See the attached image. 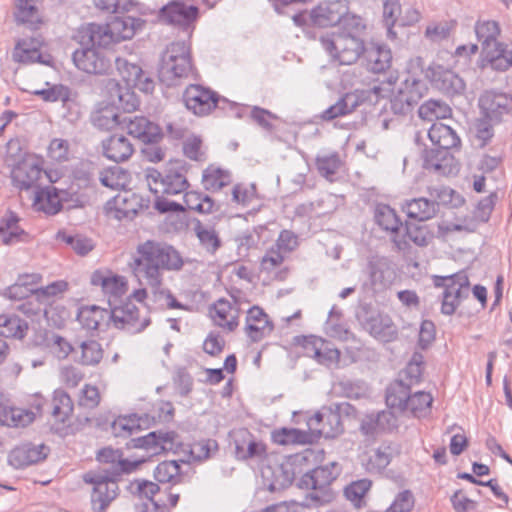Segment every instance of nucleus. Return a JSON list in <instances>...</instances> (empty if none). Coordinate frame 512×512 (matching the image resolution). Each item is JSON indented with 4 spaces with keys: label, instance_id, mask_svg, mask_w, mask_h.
I'll list each match as a JSON object with an SVG mask.
<instances>
[{
    "label": "nucleus",
    "instance_id": "obj_1",
    "mask_svg": "<svg viewBox=\"0 0 512 512\" xmlns=\"http://www.w3.org/2000/svg\"><path fill=\"white\" fill-rule=\"evenodd\" d=\"M183 259L171 245L155 240H146L137 245L129 268L139 280H144L150 287L154 301L169 309H182L170 290L163 288L164 271L180 270Z\"/></svg>",
    "mask_w": 512,
    "mask_h": 512
},
{
    "label": "nucleus",
    "instance_id": "obj_2",
    "mask_svg": "<svg viewBox=\"0 0 512 512\" xmlns=\"http://www.w3.org/2000/svg\"><path fill=\"white\" fill-rule=\"evenodd\" d=\"M474 31L481 45V68L505 71L512 66V51L499 41L501 29L497 21L479 19L475 23Z\"/></svg>",
    "mask_w": 512,
    "mask_h": 512
},
{
    "label": "nucleus",
    "instance_id": "obj_3",
    "mask_svg": "<svg viewBox=\"0 0 512 512\" xmlns=\"http://www.w3.org/2000/svg\"><path fill=\"white\" fill-rule=\"evenodd\" d=\"M350 31L327 32L320 36L319 42L331 60L340 65L354 64L365 51L364 41L358 36L354 24Z\"/></svg>",
    "mask_w": 512,
    "mask_h": 512
},
{
    "label": "nucleus",
    "instance_id": "obj_4",
    "mask_svg": "<svg viewBox=\"0 0 512 512\" xmlns=\"http://www.w3.org/2000/svg\"><path fill=\"white\" fill-rule=\"evenodd\" d=\"M182 161L171 162L162 174L156 169L146 170V182L154 195L173 196L184 193L189 184Z\"/></svg>",
    "mask_w": 512,
    "mask_h": 512
},
{
    "label": "nucleus",
    "instance_id": "obj_5",
    "mask_svg": "<svg viewBox=\"0 0 512 512\" xmlns=\"http://www.w3.org/2000/svg\"><path fill=\"white\" fill-rule=\"evenodd\" d=\"M313 455V451L305 450L289 457L282 463L275 462L262 467L261 474L265 485L273 492L288 487L293 482L296 474L302 472L299 467Z\"/></svg>",
    "mask_w": 512,
    "mask_h": 512
},
{
    "label": "nucleus",
    "instance_id": "obj_6",
    "mask_svg": "<svg viewBox=\"0 0 512 512\" xmlns=\"http://www.w3.org/2000/svg\"><path fill=\"white\" fill-rule=\"evenodd\" d=\"M309 17L319 27L335 26L343 21L345 27L354 24L356 30L365 28L360 17L349 14L348 0H324L310 11Z\"/></svg>",
    "mask_w": 512,
    "mask_h": 512
},
{
    "label": "nucleus",
    "instance_id": "obj_7",
    "mask_svg": "<svg viewBox=\"0 0 512 512\" xmlns=\"http://www.w3.org/2000/svg\"><path fill=\"white\" fill-rule=\"evenodd\" d=\"M192 72L190 47L185 42H173L162 55L159 75L169 85L178 78L187 77Z\"/></svg>",
    "mask_w": 512,
    "mask_h": 512
},
{
    "label": "nucleus",
    "instance_id": "obj_8",
    "mask_svg": "<svg viewBox=\"0 0 512 512\" xmlns=\"http://www.w3.org/2000/svg\"><path fill=\"white\" fill-rule=\"evenodd\" d=\"M434 285L444 289L441 311L446 315H452L470 291L469 278L464 271L448 276H435Z\"/></svg>",
    "mask_w": 512,
    "mask_h": 512
},
{
    "label": "nucleus",
    "instance_id": "obj_9",
    "mask_svg": "<svg viewBox=\"0 0 512 512\" xmlns=\"http://www.w3.org/2000/svg\"><path fill=\"white\" fill-rule=\"evenodd\" d=\"M427 86L421 73L407 72L397 92L391 98V110L395 114H406L425 95Z\"/></svg>",
    "mask_w": 512,
    "mask_h": 512
},
{
    "label": "nucleus",
    "instance_id": "obj_10",
    "mask_svg": "<svg viewBox=\"0 0 512 512\" xmlns=\"http://www.w3.org/2000/svg\"><path fill=\"white\" fill-rule=\"evenodd\" d=\"M452 190L446 188L429 189L430 198L419 197L406 200L402 204V210L406 215L418 221H427L434 218L439 211V201H445L447 196H451Z\"/></svg>",
    "mask_w": 512,
    "mask_h": 512
},
{
    "label": "nucleus",
    "instance_id": "obj_11",
    "mask_svg": "<svg viewBox=\"0 0 512 512\" xmlns=\"http://www.w3.org/2000/svg\"><path fill=\"white\" fill-rule=\"evenodd\" d=\"M149 207V200L131 191H123L108 200L104 206L105 215L110 219H133L140 211Z\"/></svg>",
    "mask_w": 512,
    "mask_h": 512
},
{
    "label": "nucleus",
    "instance_id": "obj_12",
    "mask_svg": "<svg viewBox=\"0 0 512 512\" xmlns=\"http://www.w3.org/2000/svg\"><path fill=\"white\" fill-rule=\"evenodd\" d=\"M133 447L143 448L150 455H156L161 452H172L179 454L183 448L180 437L173 431L168 432H150L145 436L132 439Z\"/></svg>",
    "mask_w": 512,
    "mask_h": 512
},
{
    "label": "nucleus",
    "instance_id": "obj_13",
    "mask_svg": "<svg viewBox=\"0 0 512 512\" xmlns=\"http://www.w3.org/2000/svg\"><path fill=\"white\" fill-rule=\"evenodd\" d=\"M84 481L94 486L91 495L93 511L105 512L106 508L117 496L118 484L107 476L93 472L86 473Z\"/></svg>",
    "mask_w": 512,
    "mask_h": 512
},
{
    "label": "nucleus",
    "instance_id": "obj_14",
    "mask_svg": "<svg viewBox=\"0 0 512 512\" xmlns=\"http://www.w3.org/2000/svg\"><path fill=\"white\" fill-rule=\"evenodd\" d=\"M241 303L232 297L220 298L209 308V315L213 324L225 332H233L239 326Z\"/></svg>",
    "mask_w": 512,
    "mask_h": 512
},
{
    "label": "nucleus",
    "instance_id": "obj_15",
    "mask_svg": "<svg viewBox=\"0 0 512 512\" xmlns=\"http://www.w3.org/2000/svg\"><path fill=\"white\" fill-rule=\"evenodd\" d=\"M479 107L484 116L493 122H500L505 116L512 115V95L488 90L479 98Z\"/></svg>",
    "mask_w": 512,
    "mask_h": 512
},
{
    "label": "nucleus",
    "instance_id": "obj_16",
    "mask_svg": "<svg viewBox=\"0 0 512 512\" xmlns=\"http://www.w3.org/2000/svg\"><path fill=\"white\" fill-rule=\"evenodd\" d=\"M44 41L41 36L25 37L17 41L12 58L15 62L22 64L40 63L46 66L53 64L50 54L41 53Z\"/></svg>",
    "mask_w": 512,
    "mask_h": 512
},
{
    "label": "nucleus",
    "instance_id": "obj_17",
    "mask_svg": "<svg viewBox=\"0 0 512 512\" xmlns=\"http://www.w3.org/2000/svg\"><path fill=\"white\" fill-rule=\"evenodd\" d=\"M111 323L130 334L142 332L149 324L147 316H140L138 308L131 302L111 309Z\"/></svg>",
    "mask_w": 512,
    "mask_h": 512
},
{
    "label": "nucleus",
    "instance_id": "obj_18",
    "mask_svg": "<svg viewBox=\"0 0 512 512\" xmlns=\"http://www.w3.org/2000/svg\"><path fill=\"white\" fill-rule=\"evenodd\" d=\"M186 108L197 116L209 114L218 103L217 94L199 84L189 85L183 93Z\"/></svg>",
    "mask_w": 512,
    "mask_h": 512
},
{
    "label": "nucleus",
    "instance_id": "obj_19",
    "mask_svg": "<svg viewBox=\"0 0 512 512\" xmlns=\"http://www.w3.org/2000/svg\"><path fill=\"white\" fill-rule=\"evenodd\" d=\"M366 274L374 292L387 289L395 280L396 272L392 262L386 257H372L368 261Z\"/></svg>",
    "mask_w": 512,
    "mask_h": 512
},
{
    "label": "nucleus",
    "instance_id": "obj_20",
    "mask_svg": "<svg viewBox=\"0 0 512 512\" xmlns=\"http://www.w3.org/2000/svg\"><path fill=\"white\" fill-rule=\"evenodd\" d=\"M302 347L305 356L315 359L319 364L332 367L339 363L340 351L321 337L314 335L304 337Z\"/></svg>",
    "mask_w": 512,
    "mask_h": 512
},
{
    "label": "nucleus",
    "instance_id": "obj_21",
    "mask_svg": "<svg viewBox=\"0 0 512 512\" xmlns=\"http://www.w3.org/2000/svg\"><path fill=\"white\" fill-rule=\"evenodd\" d=\"M76 67L89 74H104L110 67V59L104 52L92 47H83L73 53Z\"/></svg>",
    "mask_w": 512,
    "mask_h": 512
},
{
    "label": "nucleus",
    "instance_id": "obj_22",
    "mask_svg": "<svg viewBox=\"0 0 512 512\" xmlns=\"http://www.w3.org/2000/svg\"><path fill=\"white\" fill-rule=\"evenodd\" d=\"M309 430L325 438H334L343 431L341 415L331 409H324L317 412L307 421Z\"/></svg>",
    "mask_w": 512,
    "mask_h": 512
},
{
    "label": "nucleus",
    "instance_id": "obj_23",
    "mask_svg": "<svg viewBox=\"0 0 512 512\" xmlns=\"http://www.w3.org/2000/svg\"><path fill=\"white\" fill-rule=\"evenodd\" d=\"M274 330V324L268 314L259 307L248 309L245 318L244 332L252 342H259L268 337Z\"/></svg>",
    "mask_w": 512,
    "mask_h": 512
},
{
    "label": "nucleus",
    "instance_id": "obj_24",
    "mask_svg": "<svg viewBox=\"0 0 512 512\" xmlns=\"http://www.w3.org/2000/svg\"><path fill=\"white\" fill-rule=\"evenodd\" d=\"M42 172L43 169L37 159L25 157L11 170L12 184L21 190H28L37 183Z\"/></svg>",
    "mask_w": 512,
    "mask_h": 512
},
{
    "label": "nucleus",
    "instance_id": "obj_25",
    "mask_svg": "<svg viewBox=\"0 0 512 512\" xmlns=\"http://www.w3.org/2000/svg\"><path fill=\"white\" fill-rule=\"evenodd\" d=\"M91 284L101 288L104 295L117 300L128 291V281L125 276L113 273L110 270H97L91 275Z\"/></svg>",
    "mask_w": 512,
    "mask_h": 512
},
{
    "label": "nucleus",
    "instance_id": "obj_26",
    "mask_svg": "<svg viewBox=\"0 0 512 512\" xmlns=\"http://www.w3.org/2000/svg\"><path fill=\"white\" fill-rule=\"evenodd\" d=\"M115 64L119 75L130 90L132 88H137L145 93L153 91V80L143 72L140 66L130 63L126 59L120 57L116 58Z\"/></svg>",
    "mask_w": 512,
    "mask_h": 512
},
{
    "label": "nucleus",
    "instance_id": "obj_27",
    "mask_svg": "<svg viewBox=\"0 0 512 512\" xmlns=\"http://www.w3.org/2000/svg\"><path fill=\"white\" fill-rule=\"evenodd\" d=\"M374 218L376 224L389 234L391 241L397 249L405 247V241L400 239V230L403 226L395 210L385 204H379L375 208Z\"/></svg>",
    "mask_w": 512,
    "mask_h": 512
},
{
    "label": "nucleus",
    "instance_id": "obj_28",
    "mask_svg": "<svg viewBox=\"0 0 512 512\" xmlns=\"http://www.w3.org/2000/svg\"><path fill=\"white\" fill-rule=\"evenodd\" d=\"M122 125L129 135L143 143H155L162 137L159 126L144 116L125 117Z\"/></svg>",
    "mask_w": 512,
    "mask_h": 512
},
{
    "label": "nucleus",
    "instance_id": "obj_29",
    "mask_svg": "<svg viewBox=\"0 0 512 512\" xmlns=\"http://www.w3.org/2000/svg\"><path fill=\"white\" fill-rule=\"evenodd\" d=\"M450 149L433 148L424 154V168L440 175H452L458 171V165Z\"/></svg>",
    "mask_w": 512,
    "mask_h": 512
},
{
    "label": "nucleus",
    "instance_id": "obj_30",
    "mask_svg": "<svg viewBox=\"0 0 512 512\" xmlns=\"http://www.w3.org/2000/svg\"><path fill=\"white\" fill-rule=\"evenodd\" d=\"M105 91L108 97V102H105L107 105H113L127 112H132L139 106L135 93L126 85L121 86L115 79L106 81Z\"/></svg>",
    "mask_w": 512,
    "mask_h": 512
},
{
    "label": "nucleus",
    "instance_id": "obj_31",
    "mask_svg": "<svg viewBox=\"0 0 512 512\" xmlns=\"http://www.w3.org/2000/svg\"><path fill=\"white\" fill-rule=\"evenodd\" d=\"M48 451V447L44 444H23L10 452L8 461L16 469L24 468L44 460Z\"/></svg>",
    "mask_w": 512,
    "mask_h": 512
},
{
    "label": "nucleus",
    "instance_id": "obj_32",
    "mask_svg": "<svg viewBox=\"0 0 512 512\" xmlns=\"http://www.w3.org/2000/svg\"><path fill=\"white\" fill-rule=\"evenodd\" d=\"M77 319L88 330H102L111 323V309L97 305L82 306L79 308Z\"/></svg>",
    "mask_w": 512,
    "mask_h": 512
},
{
    "label": "nucleus",
    "instance_id": "obj_33",
    "mask_svg": "<svg viewBox=\"0 0 512 512\" xmlns=\"http://www.w3.org/2000/svg\"><path fill=\"white\" fill-rule=\"evenodd\" d=\"M338 474L337 464L334 462L330 466H320L305 473L300 481V486L306 489L323 490L337 478Z\"/></svg>",
    "mask_w": 512,
    "mask_h": 512
},
{
    "label": "nucleus",
    "instance_id": "obj_34",
    "mask_svg": "<svg viewBox=\"0 0 512 512\" xmlns=\"http://www.w3.org/2000/svg\"><path fill=\"white\" fill-rule=\"evenodd\" d=\"M197 15L196 6L186 5L180 1H173L161 9V18L176 25H188L197 18Z\"/></svg>",
    "mask_w": 512,
    "mask_h": 512
},
{
    "label": "nucleus",
    "instance_id": "obj_35",
    "mask_svg": "<svg viewBox=\"0 0 512 512\" xmlns=\"http://www.w3.org/2000/svg\"><path fill=\"white\" fill-rule=\"evenodd\" d=\"M104 156L116 163L128 160L134 152L132 143L123 135H112L103 140Z\"/></svg>",
    "mask_w": 512,
    "mask_h": 512
},
{
    "label": "nucleus",
    "instance_id": "obj_36",
    "mask_svg": "<svg viewBox=\"0 0 512 512\" xmlns=\"http://www.w3.org/2000/svg\"><path fill=\"white\" fill-rule=\"evenodd\" d=\"M15 20L32 30H37L43 24V15L36 5V0H16Z\"/></svg>",
    "mask_w": 512,
    "mask_h": 512
},
{
    "label": "nucleus",
    "instance_id": "obj_37",
    "mask_svg": "<svg viewBox=\"0 0 512 512\" xmlns=\"http://www.w3.org/2000/svg\"><path fill=\"white\" fill-rule=\"evenodd\" d=\"M81 43L90 44L92 48H106L114 41L108 24L90 23L81 31Z\"/></svg>",
    "mask_w": 512,
    "mask_h": 512
},
{
    "label": "nucleus",
    "instance_id": "obj_38",
    "mask_svg": "<svg viewBox=\"0 0 512 512\" xmlns=\"http://www.w3.org/2000/svg\"><path fill=\"white\" fill-rule=\"evenodd\" d=\"M362 55L365 57L367 68L374 73L384 72L390 67L392 54L387 46L371 44L365 47Z\"/></svg>",
    "mask_w": 512,
    "mask_h": 512
},
{
    "label": "nucleus",
    "instance_id": "obj_39",
    "mask_svg": "<svg viewBox=\"0 0 512 512\" xmlns=\"http://www.w3.org/2000/svg\"><path fill=\"white\" fill-rule=\"evenodd\" d=\"M119 108L107 105L105 102L98 103L91 113L92 124L100 130H111L122 124L117 112Z\"/></svg>",
    "mask_w": 512,
    "mask_h": 512
},
{
    "label": "nucleus",
    "instance_id": "obj_40",
    "mask_svg": "<svg viewBox=\"0 0 512 512\" xmlns=\"http://www.w3.org/2000/svg\"><path fill=\"white\" fill-rule=\"evenodd\" d=\"M433 237V232L426 225L406 223L400 230V239L403 238L406 244L404 248L398 250H407L410 247V243L419 247L427 246Z\"/></svg>",
    "mask_w": 512,
    "mask_h": 512
},
{
    "label": "nucleus",
    "instance_id": "obj_41",
    "mask_svg": "<svg viewBox=\"0 0 512 512\" xmlns=\"http://www.w3.org/2000/svg\"><path fill=\"white\" fill-rule=\"evenodd\" d=\"M232 182L229 170L211 164L202 173V185L205 190L218 192Z\"/></svg>",
    "mask_w": 512,
    "mask_h": 512
},
{
    "label": "nucleus",
    "instance_id": "obj_42",
    "mask_svg": "<svg viewBox=\"0 0 512 512\" xmlns=\"http://www.w3.org/2000/svg\"><path fill=\"white\" fill-rule=\"evenodd\" d=\"M241 438L235 439V453L237 458L247 460L250 458H261L266 447L261 441L254 439L247 431L240 432Z\"/></svg>",
    "mask_w": 512,
    "mask_h": 512
},
{
    "label": "nucleus",
    "instance_id": "obj_43",
    "mask_svg": "<svg viewBox=\"0 0 512 512\" xmlns=\"http://www.w3.org/2000/svg\"><path fill=\"white\" fill-rule=\"evenodd\" d=\"M33 207L47 215H55L62 209V198L55 187H47L35 194Z\"/></svg>",
    "mask_w": 512,
    "mask_h": 512
},
{
    "label": "nucleus",
    "instance_id": "obj_44",
    "mask_svg": "<svg viewBox=\"0 0 512 512\" xmlns=\"http://www.w3.org/2000/svg\"><path fill=\"white\" fill-rule=\"evenodd\" d=\"M363 101V96L358 91L346 93L334 105L326 109L322 118L332 120L339 116H344L354 111Z\"/></svg>",
    "mask_w": 512,
    "mask_h": 512
},
{
    "label": "nucleus",
    "instance_id": "obj_45",
    "mask_svg": "<svg viewBox=\"0 0 512 512\" xmlns=\"http://www.w3.org/2000/svg\"><path fill=\"white\" fill-rule=\"evenodd\" d=\"M428 137L437 148L451 149L460 143L456 132L448 125L441 122L432 124L428 131Z\"/></svg>",
    "mask_w": 512,
    "mask_h": 512
},
{
    "label": "nucleus",
    "instance_id": "obj_46",
    "mask_svg": "<svg viewBox=\"0 0 512 512\" xmlns=\"http://www.w3.org/2000/svg\"><path fill=\"white\" fill-rule=\"evenodd\" d=\"M393 450L389 445H381L367 452L364 462L365 469L369 473H381L391 462Z\"/></svg>",
    "mask_w": 512,
    "mask_h": 512
},
{
    "label": "nucleus",
    "instance_id": "obj_47",
    "mask_svg": "<svg viewBox=\"0 0 512 512\" xmlns=\"http://www.w3.org/2000/svg\"><path fill=\"white\" fill-rule=\"evenodd\" d=\"M370 334L382 342H391L397 338L398 332L396 326L388 316L378 315L370 319Z\"/></svg>",
    "mask_w": 512,
    "mask_h": 512
},
{
    "label": "nucleus",
    "instance_id": "obj_48",
    "mask_svg": "<svg viewBox=\"0 0 512 512\" xmlns=\"http://www.w3.org/2000/svg\"><path fill=\"white\" fill-rule=\"evenodd\" d=\"M410 388L402 381L391 383L386 391V403L388 407L405 412L410 399Z\"/></svg>",
    "mask_w": 512,
    "mask_h": 512
},
{
    "label": "nucleus",
    "instance_id": "obj_49",
    "mask_svg": "<svg viewBox=\"0 0 512 512\" xmlns=\"http://www.w3.org/2000/svg\"><path fill=\"white\" fill-rule=\"evenodd\" d=\"M342 160L337 152L317 155L315 165L318 173L329 182L335 181V175L342 167Z\"/></svg>",
    "mask_w": 512,
    "mask_h": 512
},
{
    "label": "nucleus",
    "instance_id": "obj_50",
    "mask_svg": "<svg viewBox=\"0 0 512 512\" xmlns=\"http://www.w3.org/2000/svg\"><path fill=\"white\" fill-rule=\"evenodd\" d=\"M182 204L184 210L188 209L202 214L212 213L215 209L214 200L210 196L197 191H185Z\"/></svg>",
    "mask_w": 512,
    "mask_h": 512
},
{
    "label": "nucleus",
    "instance_id": "obj_51",
    "mask_svg": "<svg viewBox=\"0 0 512 512\" xmlns=\"http://www.w3.org/2000/svg\"><path fill=\"white\" fill-rule=\"evenodd\" d=\"M28 330L27 322L16 315H0V336L22 339Z\"/></svg>",
    "mask_w": 512,
    "mask_h": 512
},
{
    "label": "nucleus",
    "instance_id": "obj_52",
    "mask_svg": "<svg viewBox=\"0 0 512 512\" xmlns=\"http://www.w3.org/2000/svg\"><path fill=\"white\" fill-rule=\"evenodd\" d=\"M433 397L430 393L418 391L410 395L405 412L416 418H425L430 415Z\"/></svg>",
    "mask_w": 512,
    "mask_h": 512
},
{
    "label": "nucleus",
    "instance_id": "obj_53",
    "mask_svg": "<svg viewBox=\"0 0 512 512\" xmlns=\"http://www.w3.org/2000/svg\"><path fill=\"white\" fill-rule=\"evenodd\" d=\"M73 411V402L64 390L56 389L52 398V415L56 421L64 423Z\"/></svg>",
    "mask_w": 512,
    "mask_h": 512
},
{
    "label": "nucleus",
    "instance_id": "obj_54",
    "mask_svg": "<svg viewBox=\"0 0 512 512\" xmlns=\"http://www.w3.org/2000/svg\"><path fill=\"white\" fill-rule=\"evenodd\" d=\"M418 115L423 120L445 119L451 115V108L440 100H428L418 109Z\"/></svg>",
    "mask_w": 512,
    "mask_h": 512
},
{
    "label": "nucleus",
    "instance_id": "obj_55",
    "mask_svg": "<svg viewBox=\"0 0 512 512\" xmlns=\"http://www.w3.org/2000/svg\"><path fill=\"white\" fill-rule=\"evenodd\" d=\"M272 440L280 445L306 444L311 441V435L295 428H281L272 432Z\"/></svg>",
    "mask_w": 512,
    "mask_h": 512
},
{
    "label": "nucleus",
    "instance_id": "obj_56",
    "mask_svg": "<svg viewBox=\"0 0 512 512\" xmlns=\"http://www.w3.org/2000/svg\"><path fill=\"white\" fill-rule=\"evenodd\" d=\"M135 19L131 17H114L108 24L114 42L130 39L134 36Z\"/></svg>",
    "mask_w": 512,
    "mask_h": 512
},
{
    "label": "nucleus",
    "instance_id": "obj_57",
    "mask_svg": "<svg viewBox=\"0 0 512 512\" xmlns=\"http://www.w3.org/2000/svg\"><path fill=\"white\" fill-rule=\"evenodd\" d=\"M154 477L159 483H179L181 481L179 463L175 460L159 463L154 470Z\"/></svg>",
    "mask_w": 512,
    "mask_h": 512
},
{
    "label": "nucleus",
    "instance_id": "obj_58",
    "mask_svg": "<svg viewBox=\"0 0 512 512\" xmlns=\"http://www.w3.org/2000/svg\"><path fill=\"white\" fill-rule=\"evenodd\" d=\"M401 12L402 5L399 0H384L383 22L387 28L388 37L392 39L396 38V32L393 30V27L398 25Z\"/></svg>",
    "mask_w": 512,
    "mask_h": 512
},
{
    "label": "nucleus",
    "instance_id": "obj_59",
    "mask_svg": "<svg viewBox=\"0 0 512 512\" xmlns=\"http://www.w3.org/2000/svg\"><path fill=\"white\" fill-rule=\"evenodd\" d=\"M21 230L18 226V217L9 213L0 222V239L3 244L10 245L19 240Z\"/></svg>",
    "mask_w": 512,
    "mask_h": 512
},
{
    "label": "nucleus",
    "instance_id": "obj_60",
    "mask_svg": "<svg viewBox=\"0 0 512 512\" xmlns=\"http://www.w3.org/2000/svg\"><path fill=\"white\" fill-rule=\"evenodd\" d=\"M258 200L255 184L238 183L232 189V201L241 206H249Z\"/></svg>",
    "mask_w": 512,
    "mask_h": 512
},
{
    "label": "nucleus",
    "instance_id": "obj_61",
    "mask_svg": "<svg viewBox=\"0 0 512 512\" xmlns=\"http://www.w3.org/2000/svg\"><path fill=\"white\" fill-rule=\"evenodd\" d=\"M111 430L116 437L130 436L140 430L139 420L136 416H120L113 421Z\"/></svg>",
    "mask_w": 512,
    "mask_h": 512
},
{
    "label": "nucleus",
    "instance_id": "obj_62",
    "mask_svg": "<svg viewBox=\"0 0 512 512\" xmlns=\"http://www.w3.org/2000/svg\"><path fill=\"white\" fill-rule=\"evenodd\" d=\"M56 239L65 242L80 255H86L93 249L92 241L81 235H69L64 231H59L56 235Z\"/></svg>",
    "mask_w": 512,
    "mask_h": 512
},
{
    "label": "nucleus",
    "instance_id": "obj_63",
    "mask_svg": "<svg viewBox=\"0 0 512 512\" xmlns=\"http://www.w3.org/2000/svg\"><path fill=\"white\" fill-rule=\"evenodd\" d=\"M81 357L80 362L83 365L93 366L98 364L103 357L101 345L94 341H84L80 345Z\"/></svg>",
    "mask_w": 512,
    "mask_h": 512
},
{
    "label": "nucleus",
    "instance_id": "obj_64",
    "mask_svg": "<svg viewBox=\"0 0 512 512\" xmlns=\"http://www.w3.org/2000/svg\"><path fill=\"white\" fill-rule=\"evenodd\" d=\"M195 231L201 245L208 252L213 253L219 248L220 239L213 228L198 224Z\"/></svg>",
    "mask_w": 512,
    "mask_h": 512
}]
</instances>
